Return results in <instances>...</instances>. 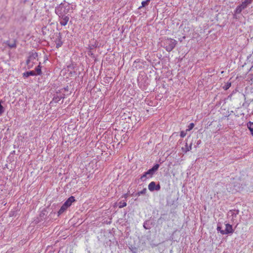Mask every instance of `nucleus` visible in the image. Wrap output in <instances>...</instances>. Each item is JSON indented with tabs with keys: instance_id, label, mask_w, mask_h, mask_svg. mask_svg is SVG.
Returning <instances> with one entry per match:
<instances>
[{
	"instance_id": "f03ea898",
	"label": "nucleus",
	"mask_w": 253,
	"mask_h": 253,
	"mask_svg": "<svg viewBox=\"0 0 253 253\" xmlns=\"http://www.w3.org/2000/svg\"><path fill=\"white\" fill-rule=\"evenodd\" d=\"M38 61V53L36 52L31 54L26 61V64L28 69L32 68Z\"/></svg>"
},
{
	"instance_id": "f257e3e1",
	"label": "nucleus",
	"mask_w": 253,
	"mask_h": 253,
	"mask_svg": "<svg viewBox=\"0 0 253 253\" xmlns=\"http://www.w3.org/2000/svg\"><path fill=\"white\" fill-rule=\"evenodd\" d=\"M177 44V41L171 38H166L164 42V47L168 52L173 50Z\"/></svg>"
},
{
	"instance_id": "dca6fc26",
	"label": "nucleus",
	"mask_w": 253,
	"mask_h": 253,
	"mask_svg": "<svg viewBox=\"0 0 253 253\" xmlns=\"http://www.w3.org/2000/svg\"><path fill=\"white\" fill-rule=\"evenodd\" d=\"M41 69H42V67L41 66V63L40 62L39 65L35 69V70H36V72H37V75H42V72Z\"/></svg>"
},
{
	"instance_id": "4468645a",
	"label": "nucleus",
	"mask_w": 253,
	"mask_h": 253,
	"mask_svg": "<svg viewBox=\"0 0 253 253\" xmlns=\"http://www.w3.org/2000/svg\"><path fill=\"white\" fill-rule=\"evenodd\" d=\"M68 208H67L64 204H63L58 212V215L63 213Z\"/></svg>"
},
{
	"instance_id": "6ab92c4d",
	"label": "nucleus",
	"mask_w": 253,
	"mask_h": 253,
	"mask_svg": "<svg viewBox=\"0 0 253 253\" xmlns=\"http://www.w3.org/2000/svg\"><path fill=\"white\" fill-rule=\"evenodd\" d=\"M126 206V203L125 201H121L119 203V208H122Z\"/></svg>"
},
{
	"instance_id": "4be33fe9",
	"label": "nucleus",
	"mask_w": 253,
	"mask_h": 253,
	"mask_svg": "<svg viewBox=\"0 0 253 253\" xmlns=\"http://www.w3.org/2000/svg\"><path fill=\"white\" fill-rule=\"evenodd\" d=\"M62 44V42L60 41V40H59V41L58 42L56 43V47L57 48H59V47H60Z\"/></svg>"
},
{
	"instance_id": "1a4fd4ad",
	"label": "nucleus",
	"mask_w": 253,
	"mask_h": 253,
	"mask_svg": "<svg viewBox=\"0 0 253 253\" xmlns=\"http://www.w3.org/2000/svg\"><path fill=\"white\" fill-rule=\"evenodd\" d=\"M64 98V96H54L52 99V101H51L50 103L54 102L55 103L59 102L62 99Z\"/></svg>"
},
{
	"instance_id": "0eeeda50",
	"label": "nucleus",
	"mask_w": 253,
	"mask_h": 253,
	"mask_svg": "<svg viewBox=\"0 0 253 253\" xmlns=\"http://www.w3.org/2000/svg\"><path fill=\"white\" fill-rule=\"evenodd\" d=\"M160 188V184L156 185V183L154 181L151 182L148 185V189L150 191H153L155 190L158 191Z\"/></svg>"
},
{
	"instance_id": "b1692460",
	"label": "nucleus",
	"mask_w": 253,
	"mask_h": 253,
	"mask_svg": "<svg viewBox=\"0 0 253 253\" xmlns=\"http://www.w3.org/2000/svg\"><path fill=\"white\" fill-rule=\"evenodd\" d=\"M217 231H219L221 233V231H224V230L221 229V227L220 226H217Z\"/></svg>"
},
{
	"instance_id": "cd10ccee",
	"label": "nucleus",
	"mask_w": 253,
	"mask_h": 253,
	"mask_svg": "<svg viewBox=\"0 0 253 253\" xmlns=\"http://www.w3.org/2000/svg\"><path fill=\"white\" fill-rule=\"evenodd\" d=\"M144 228H145V229H147V228H146V227H145V225H144Z\"/></svg>"
},
{
	"instance_id": "ddd939ff",
	"label": "nucleus",
	"mask_w": 253,
	"mask_h": 253,
	"mask_svg": "<svg viewBox=\"0 0 253 253\" xmlns=\"http://www.w3.org/2000/svg\"><path fill=\"white\" fill-rule=\"evenodd\" d=\"M247 127L250 130L251 134L253 136V122H249L247 124Z\"/></svg>"
},
{
	"instance_id": "20e7f679",
	"label": "nucleus",
	"mask_w": 253,
	"mask_h": 253,
	"mask_svg": "<svg viewBox=\"0 0 253 253\" xmlns=\"http://www.w3.org/2000/svg\"><path fill=\"white\" fill-rule=\"evenodd\" d=\"M159 167V164H156L153 167L149 169L147 171L145 172L140 177L141 180L144 181L146 179L147 175H149L151 177L154 173L155 171L158 170Z\"/></svg>"
},
{
	"instance_id": "a211bd4d",
	"label": "nucleus",
	"mask_w": 253,
	"mask_h": 253,
	"mask_svg": "<svg viewBox=\"0 0 253 253\" xmlns=\"http://www.w3.org/2000/svg\"><path fill=\"white\" fill-rule=\"evenodd\" d=\"M244 9V8H242V7L241 6V5L238 6L236 9V10H235V12L236 13H240L241 12V11Z\"/></svg>"
},
{
	"instance_id": "7ed1b4c3",
	"label": "nucleus",
	"mask_w": 253,
	"mask_h": 253,
	"mask_svg": "<svg viewBox=\"0 0 253 253\" xmlns=\"http://www.w3.org/2000/svg\"><path fill=\"white\" fill-rule=\"evenodd\" d=\"M69 4L61 3L55 9L56 13L58 15H64L69 12Z\"/></svg>"
},
{
	"instance_id": "a878e982",
	"label": "nucleus",
	"mask_w": 253,
	"mask_h": 253,
	"mask_svg": "<svg viewBox=\"0 0 253 253\" xmlns=\"http://www.w3.org/2000/svg\"><path fill=\"white\" fill-rule=\"evenodd\" d=\"M128 193H126V194H125L124 195H123V197L125 198H127V197H128Z\"/></svg>"
},
{
	"instance_id": "6e6552de",
	"label": "nucleus",
	"mask_w": 253,
	"mask_h": 253,
	"mask_svg": "<svg viewBox=\"0 0 253 253\" xmlns=\"http://www.w3.org/2000/svg\"><path fill=\"white\" fill-rule=\"evenodd\" d=\"M75 201L76 200L75 197L72 196L70 197L63 204H64L67 208H69Z\"/></svg>"
},
{
	"instance_id": "412c9836",
	"label": "nucleus",
	"mask_w": 253,
	"mask_h": 253,
	"mask_svg": "<svg viewBox=\"0 0 253 253\" xmlns=\"http://www.w3.org/2000/svg\"><path fill=\"white\" fill-rule=\"evenodd\" d=\"M194 126H195V125H194V123H190L189 124V125L188 126V128L187 129L186 131L191 130V129H192L193 128Z\"/></svg>"
},
{
	"instance_id": "39448f33",
	"label": "nucleus",
	"mask_w": 253,
	"mask_h": 253,
	"mask_svg": "<svg viewBox=\"0 0 253 253\" xmlns=\"http://www.w3.org/2000/svg\"><path fill=\"white\" fill-rule=\"evenodd\" d=\"M233 232L232 226L228 223L225 224V229L224 231H221V234L222 235L232 234Z\"/></svg>"
},
{
	"instance_id": "bb28decb",
	"label": "nucleus",
	"mask_w": 253,
	"mask_h": 253,
	"mask_svg": "<svg viewBox=\"0 0 253 253\" xmlns=\"http://www.w3.org/2000/svg\"><path fill=\"white\" fill-rule=\"evenodd\" d=\"M71 67H72V66H71V65H69V66H67L68 68H71Z\"/></svg>"
},
{
	"instance_id": "423d86ee",
	"label": "nucleus",
	"mask_w": 253,
	"mask_h": 253,
	"mask_svg": "<svg viewBox=\"0 0 253 253\" xmlns=\"http://www.w3.org/2000/svg\"><path fill=\"white\" fill-rule=\"evenodd\" d=\"M60 18V24L62 26H66L69 20V17L67 15H58Z\"/></svg>"
},
{
	"instance_id": "2eb2a0df",
	"label": "nucleus",
	"mask_w": 253,
	"mask_h": 253,
	"mask_svg": "<svg viewBox=\"0 0 253 253\" xmlns=\"http://www.w3.org/2000/svg\"><path fill=\"white\" fill-rule=\"evenodd\" d=\"M6 44L10 48H15L16 47V43L15 40H14L11 43H10L8 41H7L6 42Z\"/></svg>"
},
{
	"instance_id": "9d476101",
	"label": "nucleus",
	"mask_w": 253,
	"mask_h": 253,
	"mask_svg": "<svg viewBox=\"0 0 253 253\" xmlns=\"http://www.w3.org/2000/svg\"><path fill=\"white\" fill-rule=\"evenodd\" d=\"M192 144L191 143L189 146L188 145L187 143H186L185 147L182 148V150L184 153H186L192 149Z\"/></svg>"
},
{
	"instance_id": "f8f14e48",
	"label": "nucleus",
	"mask_w": 253,
	"mask_h": 253,
	"mask_svg": "<svg viewBox=\"0 0 253 253\" xmlns=\"http://www.w3.org/2000/svg\"><path fill=\"white\" fill-rule=\"evenodd\" d=\"M36 75V73L34 71H31L29 72H26L23 74V76L24 77L27 78L30 76H35Z\"/></svg>"
},
{
	"instance_id": "aec40b11",
	"label": "nucleus",
	"mask_w": 253,
	"mask_h": 253,
	"mask_svg": "<svg viewBox=\"0 0 253 253\" xmlns=\"http://www.w3.org/2000/svg\"><path fill=\"white\" fill-rule=\"evenodd\" d=\"M146 192H147V189L146 188H144L142 190L140 191H139L137 193V196H140L141 195H144L146 193Z\"/></svg>"
},
{
	"instance_id": "f3484780",
	"label": "nucleus",
	"mask_w": 253,
	"mask_h": 253,
	"mask_svg": "<svg viewBox=\"0 0 253 253\" xmlns=\"http://www.w3.org/2000/svg\"><path fill=\"white\" fill-rule=\"evenodd\" d=\"M150 0H146L145 1H143L141 2V6H139L138 9H141V8L145 7L150 2Z\"/></svg>"
},
{
	"instance_id": "5701e85b",
	"label": "nucleus",
	"mask_w": 253,
	"mask_h": 253,
	"mask_svg": "<svg viewBox=\"0 0 253 253\" xmlns=\"http://www.w3.org/2000/svg\"><path fill=\"white\" fill-rule=\"evenodd\" d=\"M186 132L184 131H181L180 132V135L181 137H184L186 136Z\"/></svg>"
},
{
	"instance_id": "9b49d317",
	"label": "nucleus",
	"mask_w": 253,
	"mask_h": 253,
	"mask_svg": "<svg viewBox=\"0 0 253 253\" xmlns=\"http://www.w3.org/2000/svg\"><path fill=\"white\" fill-rule=\"evenodd\" d=\"M252 1L253 0H245V1H243L240 5L242 7V8L245 9L249 4L252 2Z\"/></svg>"
},
{
	"instance_id": "393cba45",
	"label": "nucleus",
	"mask_w": 253,
	"mask_h": 253,
	"mask_svg": "<svg viewBox=\"0 0 253 253\" xmlns=\"http://www.w3.org/2000/svg\"><path fill=\"white\" fill-rule=\"evenodd\" d=\"M226 89H228V88H229L231 86V83H228L226 84Z\"/></svg>"
}]
</instances>
